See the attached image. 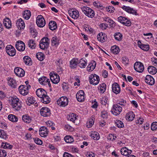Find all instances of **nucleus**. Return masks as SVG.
<instances>
[{
  "label": "nucleus",
  "instance_id": "nucleus-14",
  "mask_svg": "<svg viewBox=\"0 0 157 157\" xmlns=\"http://www.w3.org/2000/svg\"><path fill=\"white\" fill-rule=\"evenodd\" d=\"M48 131L47 128L45 126L41 127L39 130V134L41 137H46L48 133Z\"/></svg>",
  "mask_w": 157,
  "mask_h": 157
},
{
  "label": "nucleus",
  "instance_id": "nucleus-60",
  "mask_svg": "<svg viewBox=\"0 0 157 157\" xmlns=\"http://www.w3.org/2000/svg\"><path fill=\"white\" fill-rule=\"evenodd\" d=\"M34 142L37 144L40 145L42 144V141L38 138H34Z\"/></svg>",
  "mask_w": 157,
  "mask_h": 157
},
{
  "label": "nucleus",
  "instance_id": "nucleus-3",
  "mask_svg": "<svg viewBox=\"0 0 157 157\" xmlns=\"http://www.w3.org/2000/svg\"><path fill=\"white\" fill-rule=\"evenodd\" d=\"M122 108L117 104H114L113 105L111 110V112L113 115L117 116L121 112Z\"/></svg>",
  "mask_w": 157,
  "mask_h": 157
},
{
  "label": "nucleus",
  "instance_id": "nucleus-10",
  "mask_svg": "<svg viewBox=\"0 0 157 157\" xmlns=\"http://www.w3.org/2000/svg\"><path fill=\"white\" fill-rule=\"evenodd\" d=\"M134 68L137 72H142L144 70V65L140 62H136L134 64Z\"/></svg>",
  "mask_w": 157,
  "mask_h": 157
},
{
  "label": "nucleus",
  "instance_id": "nucleus-45",
  "mask_svg": "<svg viewBox=\"0 0 157 157\" xmlns=\"http://www.w3.org/2000/svg\"><path fill=\"white\" fill-rule=\"evenodd\" d=\"M8 118L9 120L12 122H16L18 121V118L17 117L13 114L9 115Z\"/></svg>",
  "mask_w": 157,
  "mask_h": 157
},
{
  "label": "nucleus",
  "instance_id": "nucleus-1",
  "mask_svg": "<svg viewBox=\"0 0 157 157\" xmlns=\"http://www.w3.org/2000/svg\"><path fill=\"white\" fill-rule=\"evenodd\" d=\"M10 103L13 108L17 111L20 110L22 106L19 99L16 96L11 97L10 99Z\"/></svg>",
  "mask_w": 157,
  "mask_h": 157
},
{
  "label": "nucleus",
  "instance_id": "nucleus-52",
  "mask_svg": "<svg viewBox=\"0 0 157 157\" xmlns=\"http://www.w3.org/2000/svg\"><path fill=\"white\" fill-rule=\"evenodd\" d=\"M115 123L116 124L118 128H122L124 126V124L123 122L120 120H116L115 121Z\"/></svg>",
  "mask_w": 157,
  "mask_h": 157
},
{
  "label": "nucleus",
  "instance_id": "nucleus-59",
  "mask_svg": "<svg viewBox=\"0 0 157 157\" xmlns=\"http://www.w3.org/2000/svg\"><path fill=\"white\" fill-rule=\"evenodd\" d=\"M117 136L115 135L109 134V140H110L111 141H113L115 140Z\"/></svg>",
  "mask_w": 157,
  "mask_h": 157
},
{
  "label": "nucleus",
  "instance_id": "nucleus-34",
  "mask_svg": "<svg viewBox=\"0 0 157 157\" xmlns=\"http://www.w3.org/2000/svg\"><path fill=\"white\" fill-rule=\"evenodd\" d=\"M39 81L40 83L42 85H46L48 81H49V79L47 78L46 77L43 76L39 79Z\"/></svg>",
  "mask_w": 157,
  "mask_h": 157
},
{
  "label": "nucleus",
  "instance_id": "nucleus-44",
  "mask_svg": "<svg viewBox=\"0 0 157 157\" xmlns=\"http://www.w3.org/2000/svg\"><path fill=\"white\" fill-rule=\"evenodd\" d=\"M28 46L32 49L35 48L36 45L35 42L33 40H30L28 42Z\"/></svg>",
  "mask_w": 157,
  "mask_h": 157
},
{
  "label": "nucleus",
  "instance_id": "nucleus-53",
  "mask_svg": "<svg viewBox=\"0 0 157 157\" xmlns=\"http://www.w3.org/2000/svg\"><path fill=\"white\" fill-rule=\"evenodd\" d=\"M109 28L113 29L116 26V23L112 19H109Z\"/></svg>",
  "mask_w": 157,
  "mask_h": 157
},
{
  "label": "nucleus",
  "instance_id": "nucleus-2",
  "mask_svg": "<svg viewBox=\"0 0 157 157\" xmlns=\"http://www.w3.org/2000/svg\"><path fill=\"white\" fill-rule=\"evenodd\" d=\"M50 40L47 37L42 38L40 42V48L43 50L47 49L49 46Z\"/></svg>",
  "mask_w": 157,
  "mask_h": 157
},
{
  "label": "nucleus",
  "instance_id": "nucleus-47",
  "mask_svg": "<svg viewBox=\"0 0 157 157\" xmlns=\"http://www.w3.org/2000/svg\"><path fill=\"white\" fill-rule=\"evenodd\" d=\"M87 62L84 60L81 59L78 62V66L81 68H84L86 66Z\"/></svg>",
  "mask_w": 157,
  "mask_h": 157
},
{
  "label": "nucleus",
  "instance_id": "nucleus-54",
  "mask_svg": "<svg viewBox=\"0 0 157 157\" xmlns=\"http://www.w3.org/2000/svg\"><path fill=\"white\" fill-rule=\"evenodd\" d=\"M98 89L101 93H103L106 89V84L105 83H103L99 85L98 87Z\"/></svg>",
  "mask_w": 157,
  "mask_h": 157
},
{
  "label": "nucleus",
  "instance_id": "nucleus-31",
  "mask_svg": "<svg viewBox=\"0 0 157 157\" xmlns=\"http://www.w3.org/2000/svg\"><path fill=\"white\" fill-rule=\"evenodd\" d=\"M41 102L45 104L49 103L51 101L50 98L47 94L44 95L40 99Z\"/></svg>",
  "mask_w": 157,
  "mask_h": 157
},
{
  "label": "nucleus",
  "instance_id": "nucleus-48",
  "mask_svg": "<svg viewBox=\"0 0 157 157\" xmlns=\"http://www.w3.org/2000/svg\"><path fill=\"white\" fill-rule=\"evenodd\" d=\"M64 140L65 142L68 143H71L74 141L73 138L70 136H65L64 138Z\"/></svg>",
  "mask_w": 157,
  "mask_h": 157
},
{
  "label": "nucleus",
  "instance_id": "nucleus-20",
  "mask_svg": "<svg viewBox=\"0 0 157 157\" xmlns=\"http://www.w3.org/2000/svg\"><path fill=\"white\" fill-rule=\"evenodd\" d=\"M18 89L20 93L23 95H27L29 92V90L25 87V85H20Z\"/></svg>",
  "mask_w": 157,
  "mask_h": 157
},
{
  "label": "nucleus",
  "instance_id": "nucleus-16",
  "mask_svg": "<svg viewBox=\"0 0 157 157\" xmlns=\"http://www.w3.org/2000/svg\"><path fill=\"white\" fill-rule=\"evenodd\" d=\"M14 72L17 76L22 77L25 75V71L21 68L16 67L14 68Z\"/></svg>",
  "mask_w": 157,
  "mask_h": 157
},
{
  "label": "nucleus",
  "instance_id": "nucleus-58",
  "mask_svg": "<svg viewBox=\"0 0 157 157\" xmlns=\"http://www.w3.org/2000/svg\"><path fill=\"white\" fill-rule=\"evenodd\" d=\"M151 129L153 131L157 129V122H154L151 124Z\"/></svg>",
  "mask_w": 157,
  "mask_h": 157
},
{
  "label": "nucleus",
  "instance_id": "nucleus-42",
  "mask_svg": "<svg viewBox=\"0 0 157 157\" xmlns=\"http://www.w3.org/2000/svg\"><path fill=\"white\" fill-rule=\"evenodd\" d=\"M68 120L72 121L74 123L75 121L77 119L76 115L74 113H72L69 114L67 117Z\"/></svg>",
  "mask_w": 157,
  "mask_h": 157
},
{
  "label": "nucleus",
  "instance_id": "nucleus-29",
  "mask_svg": "<svg viewBox=\"0 0 157 157\" xmlns=\"http://www.w3.org/2000/svg\"><path fill=\"white\" fill-rule=\"evenodd\" d=\"M69 13L72 18L76 19L78 17L79 15V12L77 10L71 11Z\"/></svg>",
  "mask_w": 157,
  "mask_h": 157
},
{
  "label": "nucleus",
  "instance_id": "nucleus-56",
  "mask_svg": "<svg viewBox=\"0 0 157 157\" xmlns=\"http://www.w3.org/2000/svg\"><path fill=\"white\" fill-rule=\"evenodd\" d=\"M62 86L65 92H67L68 91V89L69 88L68 84L64 82H63Z\"/></svg>",
  "mask_w": 157,
  "mask_h": 157
},
{
  "label": "nucleus",
  "instance_id": "nucleus-9",
  "mask_svg": "<svg viewBox=\"0 0 157 157\" xmlns=\"http://www.w3.org/2000/svg\"><path fill=\"white\" fill-rule=\"evenodd\" d=\"M6 53L9 56H13L15 55V49L12 45H7L6 48Z\"/></svg>",
  "mask_w": 157,
  "mask_h": 157
},
{
  "label": "nucleus",
  "instance_id": "nucleus-33",
  "mask_svg": "<svg viewBox=\"0 0 157 157\" xmlns=\"http://www.w3.org/2000/svg\"><path fill=\"white\" fill-rule=\"evenodd\" d=\"M8 85L13 88L17 87V83L16 80L13 78H10L8 80Z\"/></svg>",
  "mask_w": 157,
  "mask_h": 157
},
{
  "label": "nucleus",
  "instance_id": "nucleus-4",
  "mask_svg": "<svg viewBox=\"0 0 157 157\" xmlns=\"http://www.w3.org/2000/svg\"><path fill=\"white\" fill-rule=\"evenodd\" d=\"M81 9L83 13L88 17L92 18L94 17V11L89 7L84 6Z\"/></svg>",
  "mask_w": 157,
  "mask_h": 157
},
{
  "label": "nucleus",
  "instance_id": "nucleus-46",
  "mask_svg": "<svg viewBox=\"0 0 157 157\" xmlns=\"http://www.w3.org/2000/svg\"><path fill=\"white\" fill-rule=\"evenodd\" d=\"M114 36L115 39L118 41H121L122 39V35L119 32L116 33Z\"/></svg>",
  "mask_w": 157,
  "mask_h": 157
},
{
  "label": "nucleus",
  "instance_id": "nucleus-62",
  "mask_svg": "<svg viewBox=\"0 0 157 157\" xmlns=\"http://www.w3.org/2000/svg\"><path fill=\"white\" fill-rule=\"evenodd\" d=\"M144 119L142 117H140L136 121V123L139 125H141L143 124L144 122Z\"/></svg>",
  "mask_w": 157,
  "mask_h": 157
},
{
  "label": "nucleus",
  "instance_id": "nucleus-51",
  "mask_svg": "<svg viewBox=\"0 0 157 157\" xmlns=\"http://www.w3.org/2000/svg\"><path fill=\"white\" fill-rule=\"evenodd\" d=\"M1 147L4 149L9 148L11 149L13 147V146L7 143H2Z\"/></svg>",
  "mask_w": 157,
  "mask_h": 157
},
{
  "label": "nucleus",
  "instance_id": "nucleus-63",
  "mask_svg": "<svg viewBox=\"0 0 157 157\" xmlns=\"http://www.w3.org/2000/svg\"><path fill=\"white\" fill-rule=\"evenodd\" d=\"M151 61L152 64L154 66L157 67V58L155 57H153L151 58Z\"/></svg>",
  "mask_w": 157,
  "mask_h": 157
},
{
  "label": "nucleus",
  "instance_id": "nucleus-7",
  "mask_svg": "<svg viewBox=\"0 0 157 157\" xmlns=\"http://www.w3.org/2000/svg\"><path fill=\"white\" fill-rule=\"evenodd\" d=\"M118 21L121 23L127 26H130L131 24V23L130 20L127 17L120 16L118 18Z\"/></svg>",
  "mask_w": 157,
  "mask_h": 157
},
{
  "label": "nucleus",
  "instance_id": "nucleus-40",
  "mask_svg": "<svg viewBox=\"0 0 157 157\" xmlns=\"http://www.w3.org/2000/svg\"><path fill=\"white\" fill-rule=\"evenodd\" d=\"M116 103V104L121 106L122 107L125 106L126 102L125 100L122 98H119L117 100Z\"/></svg>",
  "mask_w": 157,
  "mask_h": 157
},
{
  "label": "nucleus",
  "instance_id": "nucleus-25",
  "mask_svg": "<svg viewBox=\"0 0 157 157\" xmlns=\"http://www.w3.org/2000/svg\"><path fill=\"white\" fill-rule=\"evenodd\" d=\"M97 37L98 40L101 42H104L107 39L106 35H105V33L104 34L102 33H99Z\"/></svg>",
  "mask_w": 157,
  "mask_h": 157
},
{
  "label": "nucleus",
  "instance_id": "nucleus-13",
  "mask_svg": "<svg viewBox=\"0 0 157 157\" xmlns=\"http://www.w3.org/2000/svg\"><path fill=\"white\" fill-rule=\"evenodd\" d=\"M15 46L16 49L20 51H23L25 49V44L22 41H18L16 43Z\"/></svg>",
  "mask_w": 157,
  "mask_h": 157
},
{
  "label": "nucleus",
  "instance_id": "nucleus-22",
  "mask_svg": "<svg viewBox=\"0 0 157 157\" xmlns=\"http://www.w3.org/2000/svg\"><path fill=\"white\" fill-rule=\"evenodd\" d=\"M27 104L29 105H30L31 104H34V105L36 106H37V102H36L35 98L32 97H28L26 101Z\"/></svg>",
  "mask_w": 157,
  "mask_h": 157
},
{
  "label": "nucleus",
  "instance_id": "nucleus-21",
  "mask_svg": "<svg viewBox=\"0 0 157 157\" xmlns=\"http://www.w3.org/2000/svg\"><path fill=\"white\" fill-rule=\"evenodd\" d=\"M36 94L39 98H41L44 95L47 94V93L46 91L42 88H39L36 91Z\"/></svg>",
  "mask_w": 157,
  "mask_h": 157
},
{
  "label": "nucleus",
  "instance_id": "nucleus-55",
  "mask_svg": "<svg viewBox=\"0 0 157 157\" xmlns=\"http://www.w3.org/2000/svg\"><path fill=\"white\" fill-rule=\"evenodd\" d=\"M139 47L144 51H147L149 49L148 44H144L139 45Z\"/></svg>",
  "mask_w": 157,
  "mask_h": 157
},
{
  "label": "nucleus",
  "instance_id": "nucleus-36",
  "mask_svg": "<svg viewBox=\"0 0 157 157\" xmlns=\"http://www.w3.org/2000/svg\"><path fill=\"white\" fill-rule=\"evenodd\" d=\"M22 118L24 122L26 123H30L32 121L31 117L27 114L23 115L22 116Z\"/></svg>",
  "mask_w": 157,
  "mask_h": 157
},
{
  "label": "nucleus",
  "instance_id": "nucleus-18",
  "mask_svg": "<svg viewBox=\"0 0 157 157\" xmlns=\"http://www.w3.org/2000/svg\"><path fill=\"white\" fill-rule=\"evenodd\" d=\"M121 8L124 10L129 13L135 14L136 15H137L136 11L129 6H123Z\"/></svg>",
  "mask_w": 157,
  "mask_h": 157
},
{
  "label": "nucleus",
  "instance_id": "nucleus-43",
  "mask_svg": "<svg viewBox=\"0 0 157 157\" xmlns=\"http://www.w3.org/2000/svg\"><path fill=\"white\" fill-rule=\"evenodd\" d=\"M90 136L94 140H97L99 139L100 137L99 133L96 132H94L91 133Z\"/></svg>",
  "mask_w": 157,
  "mask_h": 157
},
{
  "label": "nucleus",
  "instance_id": "nucleus-39",
  "mask_svg": "<svg viewBox=\"0 0 157 157\" xmlns=\"http://www.w3.org/2000/svg\"><path fill=\"white\" fill-rule=\"evenodd\" d=\"M31 15V12L29 10L25 11L23 14V18L26 20H28L30 18Z\"/></svg>",
  "mask_w": 157,
  "mask_h": 157
},
{
  "label": "nucleus",
  "instance_id": "nucleus-28",
  "mask_svg": "<svg viewBox=\"0 0 157 157\" xmlns=\"http://www.w3.org/2000/svg\"><path fill=\"white\" fill-rule=\"evenodd\" d=\"M16 25L18 29H24L25 27V24L22 19L20 18L16 21Z\"/></svg>",
  "mask_w": 157,
  "mask_h": 157
},
{
  "label": "nucleus",
  "instance_id": "nucleus-12",
  "mask_svg": "<svg viewBox=\"0 0 157 157\" xmlns=\"http://www.w3.org/2000/svg\"><path fill=\"white\" fill-rule=\"evenodd\" d=\"M50 78L51 81L54 84L58 83L60 81L59 75L56 73L50 74Z\"/></svg>",
  "mask_w": 157,
  "mask_h": 157
},
{
  "label": "nucleus",
  "instance_id": "nucleus-41",
  "mask_svg": "<svg viewBox=\"0 0 157 157\" xmlns=\"http://www.w3.org/2000/svg\"><path fill=\"white\" fill-rule=\"evenodd\" d=\"M148 72L152 75L155 74L157 71L156 69L154 67L152 66H149L147 68Z\"/></svg>",
  "mask_w": 157,
  "mask_h": 157
},
{
  "label": "nucleus",
  "instance_id": "nucleus-57",
  "mask_svg": "<svg viewBox=\"0 0 157 157\" xmlns=\"http://www.w3.org/2000/svg\"><path fill=\"white\" fill-rule=\"evenodd\" d=\"M0 137L5 139L7 138L6 133L3 130H0Z\"/></svg>",
  "mask_w": 157,
  "mask_h": 157
},
{
  "label": "nucleus",
  "instance_id": "nucleus-15",
  "mask_svg": "<svg viewBox=\"0 0 157 157\" xmlns=\"http://www.w3.org/2000/svg\"><path fill=\"white\" fill-rule=\"evenodd\" d=\"M76 96L78 101L82 102L84 101V92L83 90H79L76 94Z\"/></svg>",
  "mask_w": 157,
  "mask_h": 157
},
{
  "label": "nucleus",
  "instance_id": "nucleus-23",
  "mask_svg": "<svg viewBox=\"0 0 157 157\" xmlns=\"http://www.w3.org/2000/svg\"><path fill=\"white\" fill-rule=\"evenodd\" d=\"M135 117L133 112L132 111H129L126 113L125 118L128 121H132L134 120Z\"/></svg>",
  "mask_w": 157,
  "mask_h": 157
},
{
  "label": "nucleus",
  "instance_id": "nucleus-27",
  "mask_svg": "<svg viewBox=\"0 0 157 157\" xmlns=\"http://www.w3.org/2000/svg\"><path fill=\"white\" fill-rule=\"evenodd\" d=\"M78 63V59L77 58H74L70 61V67L72 68H75Z\"/></svg>",
  "mask_w": 157,
  "mask_h": 157
},
{
  "label": "nucleus",
  "instance_id": "nucleus-8",
  "mask_svg": "<svg viewBox=\"0 0 157 157\" xmlns=\"http://www.w3.org/2000/svg\"><path fill=\"white\" fill-rule=\"evenodd\" d=\"M36 22L37 26L40 27H44L46 24L45 20L41 15H39L37 16Z\"/></svg>",
  "mask_w": 157,
  "mask_h": 157
},
{
  "label": "nucleus",
  "instance_id": "nucleus-5",
  "mask_svg": "<svg viewBox=\"0 0 157 157\" xmlns=\"http://www.w3.org/2000/svg\"><path fill=\"white\" fill-rule=\"evenodd\" d=\"M89 80L90 83L96 85L99 83V77L95 74H92L90 76Z\"/></svg>",
  "mask_w": 157,
  "mask_h": 157
},
{
  "label": "nucleus",
  "instance_id": "nucleus-26",
  "mask_svg": "<svg viewBox=\"0 0 157 157\" xmlns=\"http://www.w3.org/2000/svg\"><path fill=\"white\" fill-rule=\"evenodd\" d=\"M121 152L122 155L127 156L131 153L132 151L128 149L126 147H124L121 149Z\"/></svg>",
  "mask_w": 157,
  "mask_h": 157
},
{
  "label": "nucleus",
  "instance_id": "nucleus-24",
  "mask_svg": "<svg viewBox=\"0 0 157 157\" xmlns=\"http://www.w3.org/2000/svg\"><path fill=\"white\" fill-rule=\"evenodd\" d=\"M96 64V63L94 61H91L89 63L87 67V71H93L95 69Z\"/></svg>",
  "mask_w": 157,
  "mask_h": 157
},
{
  "label": "nucleus",
  "instance_id": "nucleus-50",
  "mask_svg": "<svg viewBox=\"0 0 157 157\" xmlns=\"http://www.w3.org/2000/svg\"><path fill=\"white\" fill-rule=\"evenodd\" d=\"M36 57L37 59L40 61H43L45 58L44 54L41 52L37 53L36 54Z\"/></svg>",
  "mask_w": 157,
  "mask_h": 157
},
{
  "label": "nucleus",
  "instance_id": "nucleus-11",
  "mask_svg": "<svg viewBox=\"0 0 157 157\" xmlns=\"http://www.w3.org/2000/svg\"><path fill=\"white\" fill-rule=\"evenodd\" d=\"M40 113L44 117H48L50 115L51 111L49 108L47 107H43L40 109Z\"/></svg>",
  "mask_w": 157,
  "mask_h": 157
},
{
  "label": "nucleus",
  "instance_id": "nucleus-35",
  "mask_svg": "<svg viewBox=\"0 0 157 157\" xmlns=\"http://www.w3.org/2000/svg\"><path fill=\"white\" fill-rule=\"evenodd\" d=\"M120 51L119 47L116 45L112 46L110 48L111 52L115 55L117 54Z\"/></svg>",
  "mask_w": 157,
  "mask_h": 157
},
{
  "label": "nucleus",
  "instance_id": "nucleus-49",
  "mask_svg": "<svg viewBox=\"0 0 157 157\" xmlns=\"http://www.w3.org/2000/svg\"><path fill=\"white\" fill-rule=\"evenodd\" d=\"M94 117H92V118L89 120L86 123V126L88 128H90L92 127L94 123Z\"/></svg>",
  "mask_w": 157,
  "mask_h": 157
},
{
  "label": "nucleus",
  "instance_id": "nucleus-6",
  "mask_svg": "<svg viewBox=\"0 0 157 157\" xmlns=\"http://www.w3.org/2000/svg\"><path fill=\"white\" fill-rule=\"evenodd\" d=\"M57 102L60 106L65 107L68 104V99L66 97L62 96L58 99Z\"/></svg>",
  "mask_w": 157,
  "mask_h": 157
},
{
  "label": "nucleus",
  "instance_id": "nucleus-17",
  "mask_svg": "<svg viewBox=\"0 0 157 157\" xmlns=\"http://www.w3.org/2000/svg\"><path fill=\"white\" fill-rule=\"evenodd\" d=\"M112 91L116 94H119L121 92V88L119 85L115 82L113 84L112 87Z\"/></svg>",
  "mask_w": 157,
  "mask_h": 157
},
{
  "label": "nucleus",
  "instance_id": "nucleus-30",
  "mask_svg": "<svg viewBox=\"0 0 157 157\" xmlns=\"http://www.w3.org/2000/svg\"><path fill=\"white\" fill-rule=\"evenodd\" d=\"M51 45L52 46L57 47L59 45V40L56 36L53 37L51 40Z\"/></svg>",
  "mask_w": 157,
  "mask_h": 157
},
{
  "label": "nucleus",
  "instance_id": "nucleus-32",
  "mask_svg": "<svg viewBox=\"0 0 157 157\" xmlns=\"http://www.w3.org/2000/svg\"><path fill=\"white\" fill-rule=\"evenodd\" d=\"M23 59L24 62L26 65L30 66L32 64V60L29 56H25L23 57Z\"/></svg>",
  "mask_w": 157,
  "mask_h": 157
},
{
  "label": "nucleus",
  "instance_id": "nucleus-38",
  "mask_svg": "<svg viewBox=\"0 0 157 157\" xmlns=\"http://www.w3.org/2000/svg\"><path fill=\"white\" fill-rule=\"evenodd\" d=\"M3 24L5 27L7 29H10L11 27V21L8 18L4 19Z\"/></svg>",
  "mask_w": 157,
  "mask_h": 157
},
{
  "label": "nucleus",
  "instance_id": "nucleus-19",
  "mask_svg": "<svg viewBox=\"0 0 157 157\" xmlns=\"http://www.w3.org/2000/svg\"><path fill=\"white\" fill-rule=\"evenodd\" d=\"M145 81L147 84L150 85H153L155 82V81L151 75H147L145 78Z\"/></svg>",
  "mask_w": 157,
  "mask_h": 157
},
{
  "label": "nucleus",
  "instance_id": "nucleus-64",
  "mask_svg": "<svg viewBox=\"0 0 157 157\" xmlns=\"http://www.w3.org/2000/svg\"><path fill=\"white\" fill-rule=\"evenodd\" d=\"M86 156L87 157H94L95 154L92 152H87L86 154Z\"/></svg>",
  "mask_w": 157,
  "mask_h": 157
},
{
  "label": "nucleus",
  "instance_id": "nucleus-61",
  "mask_svg": "<svg viewBox=\"0 0 157 157\" xmlns=\"http://www.w3.org/2000/svg\"><path fill=\"white\" fill-rule=\"evenodd\" d=\"M6 156V151L4 150H0V157H5Z\"/></svg>",
  "mask_w": 157,
  "mask_h": 157
},
{
  "label": "nucleus",
  "instance_id": "nucleus-37",
  "mask_svg": "<svg viewBox=\"0 0 157 157\" xmlns=\"http://www.w3.org/2000/svg\"><path fill=\"white\" fill-rule=\"evenodd\" d=\"M48 26L49 29L52 30H55L57 28L56 23L54 21H51L48 24Z\"/></svg>",
  "mask_w": 157,
  "mask_h": 157
}]
</instances>
